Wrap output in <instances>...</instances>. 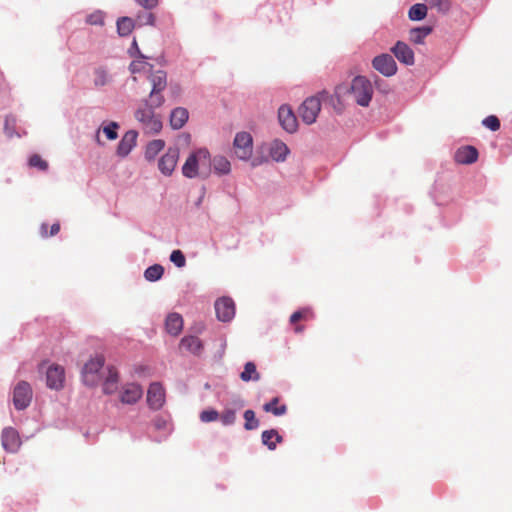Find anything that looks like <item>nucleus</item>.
I'll use <instances>...</instances> for the list:
<instances>
[{
    "label": "nucleus",
    "instance_id": "obj_48",
    "mask_svg": "<svg viewBox=\"0 0 512 512\" xmlns=\"http://www.w3.org/2000/svg\"><path fill=\"white\" fill-rule=\"evenodd\" d=\"M330 101V104L333 106L334 110L337 113H341L344 109V103L342 98H327Z\"/></svg>",
    "mask_w": 512,
    "mask_h": 512
},
{
    "label": "nucleus",
    "instance_id": "obj_39",
    "mask_svg": "<svg viewBox=\"0 0 512 512\" xmlns=\"http://www.w3.org/2000/svg\"><path fill=\"white\" fill-rule=\"evenodd\" d=\"M219 419L225 426L232 425L236 421V412L232 409H226L221 414H219Z\"/></svg>",
    "mask_w": 512,
    "mask_h": 512
},
{
    "label": "nucleus",
    "instance_id": "obj_54",
    "mask_svg": "<svg viewBox=\"0 0 512 512\" xmlns=\"http://www.w3.org/2000/svg\"><path fill=\"white\" fill-rule=\"evenodd\" d=\"M132 47L136 49L138 55L140 56L141 52L138 48V44H137V41L134 39L133 42H132Z\"/></svg>",
    "mask_w": 512,
    "mask_h": 512
},
{
    "label": "nucleus",
    "instance_id": "obj_6",
    "mask_svg": "<svg viewBox=\"0 0 512 512\" xmlns=\"http://www.w3.org/2000/svg\"><path fill=\"white\" fill-rule=\"evenodd\" d=\"M32 388L26 381H20L13 391V404L17 410L27 408L32 400Z\"/></svg>",
    "mask_w": 512,
    "mask_h": 512
},
{
    "label": "nucleus",
    "instance_id": "obj_15",
    "mask_svg": "<svg viewBox=\"0 0 512 512\" xmlns=\"http://www.w3.org/2000/svg\"><path fill=\"white\" fill-rule=\"evenodd\" d=\"M391 52L395 55V57L405 65H413L415 58L413 50L408 46V44L398 41L392 48Z\"/></svg>",
    "mask_w": 512,
    "mask_h": 512
},
{
    "label": "nucleus",
    "instance_id": "obj_31",
    "mask_svg": "<svg viewBox=\"0 0 512 512\" xmlns=\"http://www.w3.org/2000/svg\"><path fill=\"white\" fill-rule=\"evenodd\" d=\"M427 15V6L422 3L414 4L408 12V16L413 21L423 20Z\"/></svg>",
    "mask_w": 512,
    "mask_h": 512
},
{
    "label": "nucleus",
    "instance_id": "obj_35",
    "mask_svg": "<svg viewBox=\"0 0 512 512\" xmlns=\"http://www.w3.org/2000/svg\"><path fill=\"white\" fill-rule=\"evenodd\" d=\"M245 419L244 428L246 430H254L259 427V420L255 416V412L251 409H248L244 412L243 415Z\"/></svg>",
    "mask_w": 512,
    "mask_h": 512
},
{
    "label": "nucleus",
    "instance_id": "obj_8",
    "mask_svg": "<svg viewBox=\"0 0 512 512\" xmlns=\"http://www.w3.org/2000/svg\"><path fill=\"white\" fill-rule=\"evenodd\" d=\"M278 119L281 127L288 133L297 131L298 121L290 106L282 105L279 108Z\"/></svg>",
    "mask_w": 512,
    "mask_h": 512
},
{
    "label": "nucleus",
    "instance_id": "obj_55",
    "mask_svg": "<svg viewBox=\"0 0 512 512\" xmlns=\"http://www.w3.org/2000/svg\"><path fill=\"white\" fill-rule=\"evenodd\" d=\"M258 164H260V162L254 161V162L252 163V165H253V166H256V165H258Z\"/></svg>",
    "mask_w": 512,
    "mask_h": 512
},
{
    "label": "nucleus",
    "instance_id": "obj_33",
    "mask_svg": "<svg viewBox=\"0 0 512 512\" xmlns=\"http://www.w3.org/2000/svg\"><path fill=\"white\" fill-rule=\"evenodd\" d=\"M156 114L154 113L153 109L148 106L147 104L144 105V107H141L137 109L135 112L136 119L144 125L146 122L149 121L150 118L154 117Z\"/></svg>",
    "mask_w": 512,
    "mask_h": 512
},
{
    "label": "nucleus",
    "instance_id": "obj_11",
    "mask_svg": "<svg viewBox=\"0 0 512 512\" xmlns=\"http://www.w3.org/2000/svg\"><path fill=\"white\" fill-rule=\"evenodd\" d=\"M375 70L385 76H392L397 72V65L393 57L389 54H381L373 59Z\"/></svg>",
    "mask_w": 512,
    "mask_h": 512
},
{
    "label": "nucleus",
    "instance_id": "obj_25",
    "mask_svg": "<svg viewBox=\"0 0 512 512\" xmlns=\"http://www.w3.org/2000/svg\"><path fill=\"white\" fill-rule=\"evenodd\" d=\"M165 141L162 139H155L148 143L145 150V158L149 161L154 160L155 157L164 149Z\"/></svg>",
    "mask_w": 512,
    "mask_h": 512
},
{
    "label": "nucleus",
    "instance_id": "obj_30",
    "mask_svg": "<svg viewBox=\"0 0 512 512\" xmlns=\"http://www.w3.org/2000/svg\"><path fill=\"white\" fill-rule=\"evenodd\" d=\"M432 32L430 26L414 28L410 31V40L415 44H422L424 39Z\"/></svg>",
    "mask_w": 512,
    "mask_h": 512
},
{
    "label": "nucleus",
    "instance_id": "obj_27",
    "mask_svg": "<svg viewBox=\"0 0 512 512\" xmlns=\"http://www.w3.org/2000/svg\"><path fill=\"white\" fill-rule=\"evenodd\" d=\"M279 404V398L275 397L270 402L265 403L263 405V410L268 413H272L275 416H281L284 415L287 411L286 405H278Z\"/></svg>",
    "mask_w": 512,
    "mask_h": 512
},
{
    "label": "nucleus",
    "instance_id": "obj_12",
    "mask_svg": "<svg viewBox=\"0 0 512 512\" xmlns=\"http://www.w3.org/2000/svg\"><path fill=\"white\" fill-rule=\"evenodd\" d=\"M217 318L222 322L230 321L235 315V305L231 298L222 297L215 302Z\"/></svg>",
    "mask_w": 512,
    "mask_h": 512
},
{
    "label": "nucleus",
    "instance_id": "obj_10",
    "mask_svg": "<svg viewBox=\"0 0 512 512\" xmlns=\"http://www.w3.org/2000/svg\"><path fill=\"white\" fill-rule=\"evenodd\" d=\"M147 403L153 410H159L165 403V390L159 382L151 383L147 391Z\"/></svg>",
    "mask_w": 512,
    "mask_h": 512
},
{
    "label": "nucleus",
    "instance_id": "obj_36",
    "mask_svg": "<svg viewBox=\"0 0 512 512\" xmlns=\"http://www.w3.org/2000/svg\"><path fill=\"white\" fill-rule=\"evenodd\" d=\"M108 71L103 67H98L94 70V84L96 86H104L109 82Z\"/></svg>",
    "mask_w": 512,
    "mask_h": 512
},
{
    "label": "nucleus",
    "instance_id": "obj_52",
    "mask_svg": "<svg viewBox=\"0 0 512 512\" xmlns=\"http://www.w3.org/2000/svg\"><path fill=\"white\" fill-rule=\"evenodd\" d=\"M154 425L157 429H164L167 426V422L159 417L154 420Z\"/></svg>",
    "mask_w": 512,
    "mask_h": 512
},
{
    "label": "nucleus",
    "instance_id": "obj_47",
    "mask_svg": "<svg viewBox=\"0 0 512 512\" xmlns=\"http://www.w3.org/2000/svg\"><path fill=\"white\" fill-rule=\"evenodd\" d=\"M431 7L437 8L441 12H447L450 4L447 0H426Z\"/></svg>",
    "mask_w": 512,
    "mask_h": 512
},
{
    "label": "nucleus",
    "instance_id": "obj_20",
    "mask_svg": "<svg viewBox=\"0 0 512 512\" xmlns=\"http://www.w3.org/2000/svg\"><path fill=\"white\" fill-rule=\"evenodd\" d=\"M150 84L152 85V90L150 92V96H154L155 94L161 93L167 84V77L164 71H156L152 73L149 77Z\"/></svg>",
    "mask_w": 512,
    "mask_h": 512
},
{
    "label": "nucleus",
    "instance_id": "obj_21",
    "mask_svg": "<svg viewBox=\"0 0 512 512\" xmlns=\"http://www.w3.org/2000/svg\"><path fill=\"white\" fill-rule=\"evenodd\" d=\"M289 153V149L287 145L276 139L274 140L269 148V154L271 158L276 162H282L286 159L287 155Z\"/></svg>",
    "mask_w": 512,
    "mask_h": 512
},
{
    "label": "nucleus",
    "instance_id": "obj_42",
    "mask_svg": "<svg viewBox=\"0 0 512 512\" xmlns=\"http://www.w3.org/2000/svg\"><path fill=\"white\" fill-rule=\"evenodd\" d=\"M199 418L204 423L213 422L219 419V413L214 409L203 410Z\"/></svg>",
    "mask_w": 512,
    "mask_h": 512
},
{
    "label": "nucleus",
    "instance_id": "obj_32",
    "mask_svg": "<svg viewBox=\"0 0 512 512\" xmlns=\"http://www.w3.org/2000/svg\"><path fill=\"white\" fill-rule=\"evenodd\" d=\"M163 273L164 268L159 264H155L145 270L144 276L148 281H157L163 276Z\"/></svg>",
    "mask_w": 512,
    "mask_h": 512
},
{
    "label": "nucleus",
    "instance_id": "obj_22",
    "mask_svg": "<svg viewBox=\"0 0 512 512\" xmlns=\"http://www.w3.org/2000/svg\"><path fill=\"white\" fill-rule=\"evenodd\" d=\"M165 327L169 334L177 336L183 329L182 316L178 313L169 314L166 318Z\"/></svg>",
    "mask_w": 512,
    "mask_h": 512
},
{
    "label": "nucleus",
    "instance_id": "obj_2",
    "mask_svg": "<svg viewBox=\"0 0 512 512\" xmlns=\"http://www.w3.org/2000/svg\"><path fill=\"white\" fill-rule=\"evenodd\" d=\"M347 93H352L354 96H372L374 88L366 77L357 76L351 83L336 86L334 96H343Z\"/></svg>",
    "mask_w": 512,
    "mask_h": 512
},
{
    "label": "nucleus",
    "instance_id": "obj_14",
    "mask_svg": "<svg viewBox=\"0 0 512 512\" xmlns=\"http://www.w3.org/2000/svg\"><path fill=\"white\" fill-rule=\"evenodd\" d=\"M143 395V390L140 385L129 383L123 386L120 392V401L123 404H135Z\"/></svg>",
    "mask_w": 512,
    "mask_h": 512
},
{
    "label": "nucleus",
    "instance_id": "obj_23",
    "mask_svg": "<svg viewBox=\"0 0 512 512\" xmlns=\"http://www.w3.org/2000/svg\"><path fill=\"white\" fill-rule=\"evenodd\" d=\"M189 117V113L187 109L182 107H177L171 112L170 116V124L173 129L182 128L187 122Z\"/></svg>",
    "mask_w": 512,
    "mask_h": 512
},
{
    "label": "nucleus",
    "instance_id": "obj_53",
    "mask_svg": "<svg viewBox=\"0 0 512 512\" xmlns=\"http://www.w3.org/2000/svg\"><path fill=\"white\" fill-rule=\"evenodd\" d=\"M371 98H357V104L362 107L369 106Z\"/></svg>",
    "mask_w": 512,
    "mask_h": 512
},
{
    "label": "nucleus",
    "instance_id": "obj_24",
    "mask_svg": "<svg viewBox=\"0 0 512 512\" xmlns=\"http://www.w3.org/2000/svg\"><path fill=\"white\" fill-rule=\"evenodd\" d=\"M261 439L262 443L270 450H274L277 443H281L283 441L282 436L274 429L263 431Z\"/></svg>",
    "mask_w": 512,
    "mask_h": 512
},
{
    "label": "nucleus",
    "instance_id": "obj_26",
    "mask_svg": "<svg viewBox=\"0 0 512 512\" xmlns=\"http://www.w3.org/2000/svg\"><path fill=\"white\" fill-rule=\"evenodd\" d=\"M214 170L217 174L225 175L231 171V164L228 159L224 156H215L211 160Z\"/></svg>",
    "mask_w": 512,
    "mask_h": 512
},
{
    "label": "nucleus",
    "instance_id": "obj_28",
    "mask_svg": "<svg viewBox=\"0 0 512 512\" xmlns=\"http://www.w3.org/2000/svg\"><path fill=\"white\" fill-rule=\"evenodd\" d=\"M240 378L244 382L258 381L260 374L257 372L256 365L253 362H247L244 366V370L240 374Z\"/></svg>",
    "mask_w": 512,
    "mask_h": 512
},
{
    "label": "nucleus",
    "instance_id": "obj_40",
    "mask_svg": "<svg viewBox=\"0 0 512 512\" xmlns=\"http://www.w3.org/2000/svg\"><path fill=\"white\" fill-rule=\"evenodd\" d=\"M29 165L31 167L38 168L39 170L46 171L48 169V163L44 159L41 158L38 154H33L29 158Z\"/></svg>",
    "mask_w": 512,
    "mask_h": 512
},
{
    "label": "nucleus",
    "instance_id": "obj_43",
    "mask_svg": "<svg viewBox=\"0 0 512 512\" xmlns=\"http://www.w3.org/2000/svg\"><path fill=\"white\" fill-rule=\"evenodd\" d=\"M170 260L179 268L184 267L186 264V258L181 250L172 251L170 255Z\"/></svg>",
    "mask_w": 512,
    "mask_h": 512
},
{
    "label": "nucleus",
    "instance_id": "obj_50",
    "mask_svg": "<svg viewBox=\"0 0 512 512\" xmlns=\"http://www.w3.org/2000/svg\"><path fill=\"white\" fill-rule=\"evenodd\" d=\"M117 390V384L113 382H106L103 383V392L105 394H113Z\"/></svg>",
    "mask_w": 512,
    "mask_h": 512
},
{
    "label": "nucleus",
    "instance_id": "obj_4",
    "mask_svg": "<svg viewBox=\"0 0 512 512\" xmlns=\"http://www.w3.org/2000/svg\"><path fill=\"white\" fill-rule=\"evenodd\" d=\"M233 152L240 160L247 161L253 153V138L250 133L241 131L235 135Z\"/></svg>",
    "mask_w": 512,
    "mask_h": 512
},
{
    "label": "nucleus",
    "instance_id": "obj_38",
    "mask_svg": "<svg viewBox=\"0 0 512 512\" xmlns=\"http://www.w3.org/2000/svg\"><path fill=\"white\" fill-rule=\"evenodd\" d=\"M155 21H156L155 15L153 13H151V12H146V13L138 14L137 18H136V23L139 26H143V25L154 26L155 25Z\"/></svg>",
    "mask_w": 512,
    "mask_h": 512
},
{
    "label": "nucleus",
    "instance_id": "obj_16",
    "mask_svg": "<svg viewBox=\"0 0 512 512\" xmlns=\"http://www.w3.org/2000/svg\"><path fill=\"white\" fill-rule=\"evenodd\" d=\"M478 159V151L473 146L460 147L454 155V160L458 164H472Z\"/></svg>",
    "mask_w": 512,
    "mask_h": 512
},
{
    "label": "nucleus",
    "instance_id": "obj_29",
    "mask_svg": "<svg viewBox=\"0 0 512 512\" xmlns=\"http://www.w3.org/2000/svg\"><path fill=\"white\" fill-rule=\"evenodd\" d=\"M135 27V21L130 17H122L117 21V31L120 36H128Z\"/></svg>",
    "mask_w": 512,
    "mask_h": 512
},
{
    "label": "nucleus",
    "instance_id": "obj_18",
    "mask_svg": "<svg viewBox=\"0 0 512 512\" xmlns=\"http://www.w3.org/2000/svg\"><path fill=\"white\" fill-rule=\"evenodd\" d=\"M314 318V313L310 308H303L299 311L294 312L290 316V323L295 325L294 331L296 333H301L304 331L305 327L302 325H296L299 321H309Z\"/></svg>",
    "mask_w": 512,
    "mask_h": 512
},
{
    "label": "nucleus",
    "instance_id": "obj_17",
    "mask_svg": "<svg viewBox=\"0 0 512 512\" xmlns=\"http://www.w3.org/2000/svg\"><path fill=\"white\" fill-rule=\"evenodd\" d=\"M137 133L133 130L127 131L117 147V154L121 157L127 156L136 145Z\"/></svg>",
    "mask_w": 512,
    "mask_h": 512
},
{
    "label": "nucleus",
    "instance_id": "obj_34",
    "mask_svg": "<svg viewBox=\"0 0 512 512\" xmlns=\"http://www.w3.org/2000/svg\"><path fill=\"white\" fill-rule=\"evenodd\" d=\"M146 133L156 134L162 129V122L158 115L150 118L148 122L143 125Z\"/></svg>",
    "mask_w": 512,
    "mask_h": 512
},
{
    "label": "nucleus",
    "instance_id": "obj_44",
    "mask_svg": "<svg viewBox=\"0 0 512 512\" xmlns=\"http://www.w3.org/2000/svg\"><path fill=\"white\" fill-rule=\"evenodd\" d=\"M118 128L119 125L116 122H110L107 126L103 127V132L109 140H115L118 137Z\"/></svg>",
    "mask_w": 512,
    "mask_h": 512
},
{
    "label": "nucleus",
    "instance_id": "obj_9",
    "mask_svg": "<svg viewBox=\"0 0 512 512\" xmlns=\"http://www.w3.org/2000/svg\"><path fill=\"white\" fill-rule=\"evenodd\" d=\"M65 370L62 366L53 364L46 372V384L50 389L60 390L64 387Z\"/></svg>",
    "mask_w": 512,
    "mask_h": 512
},
{
    "label": "nucleus",
    "instance_id": "obj_51",
    "mask_svg": "<svg viewBox=\"0 0 512 512\" xmlns=\"http://www.w3.org/2000/svg\"><path fill=\"white\" fill-rule=\"evenodd\" d=\"M106 382L118 383V373L114 368H109L108 375L105 379Z\"/></svg>",
    "mask_w": 512,
    "mask_h": 512
},
{
    "label": "nucleus",
    "instance_id": "obj_13",
    "mask_svg": "<svg viewBox=\"0 0 512 512\" xmlns=\"http://www.w3.org/2000/svg\"><path fill=\"white\" fill-rule=\"evenodd\" d=\"M1 440L2 446L7 452H17L21 446L19 433L12 427L3 429Z\"/></svg>",
    "mask_w": 512,
    "mask_h": 512
},
{
    "label": "nucleus",
    "instance_id": "obj_41",
    "mask_svg": "<svg viewBox=\"0 0 512 512\" xmlns=\"http://www.w3.org/2000/svg\"><path fill=\"white\" fill-rule=\"evenodd\" d=\"M86 22L90 25L103 26L104 14L101 11H95L87 16Z\"/></svg>",
    "mask_w": 512,
    "mask_h": 512
},
{
    "label": "nucleus",
    "instance_id": "obj_3",
    "mask_svg": "<svg viewBox=\"0 0 512 512\" xmlns=\"http://www.w3.org/2000/svg\"><path fill=\"white\" fill-rule=\"evenodd\" d=\"M105 359L102 355L91 358L82 369V379L87 386H96L100 382L99 372L104 366Z\"/></svg>",
    "mask_w": 512,
    "mask_h": 512
},
{
    "label": "nucleus",
    "instance_id": "obj_19",
    "mask_svg": "<svg viewBox=\"0 0 512 512\" xmlns=\"http://www.w3.org/2000/svg\"><path fill=\"white\" fill-rule=\"evenodd\" d=\"M179 348L185 349L194 355H200L203 350V344L196 336H185L181 339Z\"/></svg>",
    "mask_w": 512,
    "mask_h": 512
},
{
    "label": "nucleus",
    "instance_id": "obj_5",
    "mask_svg": "<svg viewBox=\"0 0 512 512\" xmlns=\"http://www.w3.org/2000/svg\"><path fill=\"white\" fill-rule=\"evenodd\" d=\"M321 110L320 98H305L298 109V113L304 123H314Z\"/></svg>",
    "mask_w": 512,
    "mask_h": 512
},
{
    "label": "nucleus",
    "instance_id": "obj_45",
    "mask_svg": "<svg viewBox=\"0 0 512 512\" xmlns=\"http://www.w3.org/2000/svg\"><path fill=\"white\" fill-rule=\"evenodd\" d=\"M60 231V224L54 223L51 225V231H48V225L42 224L40 228V234L42 237H49V236H55Z\"/></svg>",
    "mask_w": 512,
    "mask_h": 512
},
{
    "label": "nucleus",
    "instance_id": "obj_37",
    "mask_svg": "<svg viewBox=\"0 0 512 512\" xmlns=\"http://www.w3.org/2000/svg\"><path fill=\"white\" fill-rule=\"evenodd\" d=\"M145 57L140 54L139 59L134 60L130 64V71L132 74L140 73L146 70L148 63L144 61Z\"/></svg>",
    "mask_w": 512,
    "mask_h": 512
},
{
    "label": "nucleus",
    "instance_id": "obj_7",
    "mask_svg": "<svg viewBox=\"0 0 512 512\" xmlns=\"http://www.w3.org/2000/svg\"><path fill=\"white\" fill-rule=\"evenodd\" d=\"M179 159V149L176 147H170L166 153L159 159L158 168L165 176H170Z\"/></svg>",
    "mask_w": 512,
    "mask_h": 512
},
{
    "label": "nucleus",
    "instance_id": "obj_49",
    "mask_svg": "<svg viewBox=\"0 0 512 512\" xmlns=\"http://www.w3.org/2000/svg\"><path fill=\"white\" fill-rule=\"evenodd\" d=\"M141 7L152 10L158 5V0H135Z\"/></svg>",
    "mask_w": 512,
    "mask_h": 512
},
{
    "label": "nucleus",
    "instance_id": "obj_1",
    "mask_svg": "<svg viewBox=\"0 0 512 512\" xmlns=\"http://www.w3.org/2000/svg\"><path fill=\"white\" fill-rule=\"evenodd\" d=\"M210 166V153L207 149L201 148L188 156L182 166V173L187 178H195L199 176L201 169H204V172L207 175L209 173Z\"/></svg>",
    "mask_w": 512,
    "mask_h": 512
},
{
    "label": "nucleus",
    "instance_id": "obj_46",
    "mask_svg": "<svg viewBox=\"0 0 512 512\" xmlns=\"http://www.w3.org/2000/svg\"><path fill=\"white\" fill-rule=\"evenodd\" d=\"M483 125L485 127H487L488 129L492 130V131H497L499 130L500 128V121L499 119L494 116V115H490L488 117H486L484 120H483Z\"/></svg>",
    "mask_w": 512,
    "mask_h": 512
}]
</instances>
